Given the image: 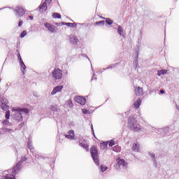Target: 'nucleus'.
Here are the masks:
<instances>
[{
    "mask_svg": "<svg viewBox=\"0 0 179 179\" xmlns=\"http://www.w3.org/2000/svg\"><path fill=\"white\" fill-rule=\"evenodd\" d=\"M27 148L28 149H29V150H33L34 149V147L33 146V143L31 142L30 138H29L27 141Z\"/></svg>",
    "mask_w": 179,
    "mask_h": 179,
    "instance_id": "21",
    "label": "nucleus"
},
{
    "mask_svg": "<svg viewBox=\"0 0 179 179\" xmlns=\"http://www.w3.org/2000/svg\"><path fill=\"white\" fill-rule=\"evenodd\" d=\"M167 73V70H160L158 71L157 75L158 76H161V75H166Z\"/></svg>",
    "mask_w": 179,
    "mask_h": 179,
    "instance_id": "31",
    "label": "nucleus"
},
{
    "mask_svg": "<svg viewBox=\"0 0 179 179\" xmlns=\"http://www.w3.org/2000/svg\"><path fill=\"white\" fill-rule=\"evenodd\" d=\"M117 33L122 37H125V35L124 34V29L120 25L117 26Z\"/></svg>",
    "mask_w": 179,
    "mask_h": 179,
    "instance_id": "18",
    "label": "nucleus"
},
{
    "mask_svg": "<svg viewBox=\"0 0 179 179\" xmlns=\"http://www.w3.org/2000/svg\"><path fill=\"white\" fill-rule=\"evenodd\" d=\"M47 3H51V0H45V1L44 3H43L42 5H40L38 6L39 9L44 10V12H45V10H47Z\"/></svg>",
    "mask_w": 179,
    "mask_h": 179,
    "instance_id": "14",
    "label": "nucleus"
},
{
    "mask_svg": "<svg viewBox=\"0 0 179 179\" xmlns=\"http://www.w3.org/2000/svg\"><path fill=\"white\" fill-rule=\"evenodd\" d=\"M117 163L116 166H122V167H125L127 164V163L123 159L118 158L117 159Z\"/></svg>",
    "mask_w": 179,
    "mask_h": 179,
    "instance_id": "13",
    "label": "nucleus"
},
{
    "mask_svg": "<svg viewBox=\"0 0 179 179\" xmlns=\"http://www.w3.org/2000/svg\"><path fill=\"white\" fill-rule=\"evenodd\" d=\"M27 31L24 30V31L21 33L20 37H21V38H24V36H27Z\"/></svg>",
    "mask_w": 179,
    "mask_h": 179,
    "instance_id": "37",
    "label": "nucleus"
},
{
    "mask_svg": "<svg viewBox=\"0 0 179 179\" xmlns=\"http://www.w3.org/2000/svg\"><path fill=\"white\" fill-rule=\"evenodd\" d=\"M8 104H9L8 99L0 98V106L3 111H6L5 115L6 120L10 118V110H9V106Z\"/></svg>",
    "mask_w": 179,
    "mask_h": 179,
    "instance_id": "3",
    "label": "nucleus"
},
{
    "mask_svg": "<svg viewBox=\"0 0 179 179\" xmlns=\"http://www.w3.org/2000/svg\"><path fill=\"white\" fill-rule=\"evenodd\" d=\"M90 154L91 157H92L95 164H96V166H100V159H99V151L97 150L96 145L91 146Z\"/></svg>",
    "mask_w": 179,
    "mask_h": 179,
    "instance_id": "4",
    "label": "nucleus"
},
{
    "mask_svg": "<svg viewBox=\"0 0 179 179\" xmlns=\"http://www.w3.org/2000/svg\"><path fill=\"white\" fill-rule=\"evenodd\" d=\"M83 55V57H86V58H87L88 59H89V57H87V56H86V55Z\"/></svg>",
    "mask_w": 179,
    "mask_h": 179,
    "instance_id": "50",
    "label": "nucleus"
},
{
    "mask_svg": "<svg viewBox=\"0 0 179 179\" xmlns=\"http://www.w3.org/2000/svg\"><path fill=\"white\" fill-rule=\"evenodd\" d=\"M118 65H120V63H115L112 64L113 68H117V66H118Z\"/></svg>",
    "mask_w": 179,
    "mask_h": 179,
    "instance_id": "41",
    "label": "nucleus"
},
{
    "mask_svg": "<svg viewBox=\"0 0 179 179\" xmlns=\"http://www.w3.org/2000/svg\"><path fill=\"white\" fill-rule=\"evenodd\" d=\"M173 131H174V127H173V126H169L162 129H158L157 130V134H159V135H166L167 136H170V134Z\"/></svg>",
    "mask_w": 179,
    "mask_h": 179,
    "instance_id": "5",
    "label": "nucleus"
},
{
    "mask_svg": "<svg viewBox=\"0 0 179 179\" xmlns=\"http://www.w3.org/2000/svg\"><path fill=\"white\" fill-rule=\"evenodd\" d=\"M68 134H69L65 135V138L67 139H73L75 138V132L73 130H70Z\"/></svg>",
    "mask_w": 179,
    "mask_h": 179,
    "instance_id": "16",
    "label": "nucleus"
},
{
    "mask_svg": "<svg viewBox=\"0 0 179 179\" xmlns=\"http://www.w3.org/2000/svg\"><path fill=\"white\" fill-rule=\"evenodd\" d=\"M152 131H155V127H152Z\"/></svg>",
    "mask_w": 179,
    "mask_h": 179,
    "instance_id": "51",
    "label": "nucleus"
},
{
    "mask_svg": "<svg viewBox=\"0 0 179 179\" xmlns=\"http://www.w3.org/2000/svg\"><path fill=\"white\" fill-rule=\"evenodd\" d=\"M17 57V59L20 61L21 71H25L26 70V65L24 64V62H23V60L22 59V56H20V53H18Z\"/></svg>",
    "mask_w": 179,
    "mask_h": 179,
    "instance_id": "11",
    "label": "nucleus"
},
{
    "mask_svg": "<svg viewBox=\"0 0 179 179\" xmlns=\"http://www.w3.org/2000/svg\"><path fill=\"white\" fill-rule=\"evenodd\" d=\"M131 149L133 152H139L140 150L139 143H134Z\"/></svg>",
    "mask_w": 179,
    "mask_h": 179,
    "instance_id": "19",
    "label": "nucleus"
},
{
    "mask_svg": "<svg viewBox=\"0 0 179 179\" xmlns=\"http://www.w3.org/2000/svg\"><path fill=\"white\" fill-rule=\"evenodd\" d=\"M94 76H96V74L94 73H93V77H92V78L91 79V80H97V77H95V78H94Z\"/></svg>",
    "mask_w": 179,
    "mask_h": 179,
    "instance_id": "42",
    "label": "nucleus"
},
{
    "mask_svg": "<svg viewBox=\"0 0 179 179\" xmlns=\"http://www.w3.org/2000/svg\"><path fill=\"white\" fill-rule=\"evenodd\" d=\"M143 92V90L142 89V87H138L137 89H136V96H141Z\"/></svg>",
    "mask_w": 179,
    "mask_h": 179,
    "instance_id": "24",
    "label": "nucleus"
},
{
    "mask_svg": "<svg viewBox=\"0 0 179 179\" xmlns=\"http://www.w3.org/2000/svg\"><path fill=\"white\" fill-rule=\"evenodd\" d=\"M29 18L30 19V20H33V16L32 15H29Z\"/></svg>",
    "mask_w": 179,
    "mask_h": 179,
    "instance_id": "48",
    "label": "nucleus"
},
{
    "mask_svg": "<svg viewBox=\"0 0 179 179\" xmlns=\"http://www.w3.org/2000/svg\"><path fill=\"white\" fill-rule=\"evenodd\" d=\"M100 169L102 173H104V171H106L108 168L106 166V165H101Z\"/></svg>",
    "mask_w": 179,
    "mask_h": 179,
    "instance_id": "34",
    "label": "nucleus"
},
{
    "mask_svg": "<svg viewBox=\"0 0 179 179\" xmlns=\"http://www.w3.org/2000/svg\"><path fill=\"white\" fill-rule=\"evenodd\" d=\"M69 41L71 44H73V45H76V44L79 43V39H78V37L76 36H72L69 38Z\"/></svg>",
    "mask_w": 179,
    "mask_h": 179,
    "instance_id": "17",
    "label": "nucleus"
},
{
    "mask_svg": "<svg viewBox=\"0 0 179 179\" xmlns=\"http://www.w3.org/2000/svg\"><path fill=\"white\" fill-rule=\"evenodd\" d=\"M148 155L149 156H150L155 167H157V161H156V155H155V153L148 152Z\"/></svg>",
    "mask_w": 179,
    "mask_h": 179,
    "instance_id": "15",
    "label": "nucleus"
},
{
    "mask_svg": "<svg viewBox=\"0 0 179 179\" xmlns=\"http://www.w3.org/2000/svg\"><path fill=\"white\" fill-rule=\"evenodd\" d=\"M141 98H138L137 101L134 103V108L136 109L139 108V107L141 106Z\"/></svg>",
    "mask_w": 179,
    "mask_h": 179,
    "instance_id": "23",
    "label": "nucleus"
},
{
    "mask_svg": "<svg viewBox=\"0 0 179 179\" xmlns=\"http://www.w3.org/2000/svg\"><path fill=\"white\" fill-rule=\"evenodd\" d=\"M83 114H87L88 110L87 109H83Z\"/></svg>",
    "mask_w": 179,
    "mask_h": 179,
    "instance_id": "43",
    "label": "nucleus"
},
{
    "mask_svg": "<svg viewBox=\"0 0 179 179\" xmlns=\"http://www.w3.org/2000/svg\"><path fill=\"white\" fill-rule=\"evenodd\" d=\"M76 103L81 104V106H85L86 104V98L80 96H76L74 98Z\"/></svg>",
    "mask_w": 179,
    "mask_h": 179,
    "instance_id": "8",
    "label": "nucleus"
},
{
    "mask_svg": "<svg viewBox=\"0 0 179 179\" xmlns=\"http://www.w3.org/2000/svg\"><path fill=\"white\" fill-rule=\"evenodd\" d=\"M62 89H64V86L62 85L55 87L51 92L52 96H54V94H57V93H59V92H61Z\"/></svg>",
    "mask_w": 179,
    "mask_h": 179,
    "instance_id": "12",
    "label": "nucleus"
},
{
    "mask_svg": "<svg viewBox=\"0 0 179 179\" xmlns=\"http://www.w3.org/2000/svg\"><path fill=\"white\" fill-rule=\"evenodd\" d=\"M104 23H106L104 20L97 21L94 23V26H104Z\"/></svg>",
    "mask_w": 179,
    "mask_h": 179,
    "instance_id": "28",
    "label": "nucleus"
},
{
    "mask_svg": "<svg viewBox=\"0 0 179 179\" xmlns=\"http://www.w3.org/2000/svg\"><path fill=\"white\" fill-rule=\"evenodd\" d=\"M1 131H3V132H12V131H13V130L12 129H8V128L3 127L1 129Z\"/></svg>",
    "mask_w": 179,
    "mask_h": 179,
    "instance_id": "33",
    "label": "nucleus"
},
{
    "mask_svg": "<svg viewBox=\"0 0 179 179\" xmlns=\"http://www.w3.org/2000/svg\"><path fill=\"white\" fill-rule=\"evenodd\" d=\"M128 127L134 132L141 131V126L138 124V120L134 115H130L127 120Z\"/></svg>",
    "mask_w": 179,
    "mask_h": 179,
    "instance_id": "2",
    "label": "nucleus"
},
{
    "mask_svg": "<svg viewBox=\"0 0 179 179\" xmlns=\"http://www.w3.org/2000/svg\"><path fill=\"white\" fill-rule=\"evenodd\" d=\"M69 106H72V102L71 103V104H69Z\"/></svg>",
    "mask_w": 179,
    "mask_h": 179,
    "instance_id": "53",
    "label": "nucleus"
},
{
    "mask_svg": "<svg viewBox=\"0 0 179 179\" xmlns=\"http://www.w3.org/2000/svg\"><path fill=\"white\" fill-rule=\"evenodd\" d=\"M50 110L53 113H58V108L57 106L52 105L50 106Z\"/></svg>",
    "mask_w": 179,
    "mask_h": 179,
    "instance_id": "29",
    "label": "nucleus"
},
{
    "mask_svg": "<svg viewBox=\"0 0 179 179\" xmlns=\"http://www.w3.org/2000/svg\"><path fill=\"white\" fill-rule=\"evenodd\" d=\"M16 52H18V54L20 53V52H19V50H17Z\"/></svg>",
    "mask_w": 179,
    "mask_h": 179,
    "instance_id": "52",
    "label": "nucleus"
},
{
    "mask_svg": "<svg viewBox=\"0 0 179 179\" xmlns=\"http://www.w3.org/2000/svg\"><path fill=\"white\" fill-rule=\"evenodd\" d=\"M22 24H23V21H22V20H21V21L19 22V23H18V27H21Z\"/></svg>",
    "mask_w": 179,
    "mask_h": 179,
    "instance_id": "44",
    "label": "nucleus"
},
{
    "mask_svg": "<svg viewBox=\"0 0 179 179\" xmlns=\"http://www.w3.org/2000/svg\"><path fill=\"white\" fill-rule=\"evenodd\" d=\"M27 160V158L26 156H24L21 158V160L19 161L18 163H21L22 164V163H24V162H26Z\"/></svg>",
    "mask_w": 179,
    "mask_h": 179,
    "instance_id": "36",
    "label": "nucleus"
},
{
    "mask_svg": "<svg viewBox=\"0 0 179 179\" xmlns=\"http://www.w3.org/2000/svg\"><path fill=\"white\" fill-rule=\"evenodd\" d=\"M9 120V119H6L2 121L3 125H8V124H9V120Z\"/></svg>",
    "mask_w": 179,
    "mask_h": 179,
    "instance_id": "39",
    "label": "nucleus"
},
{
    "mask_svg": "<svg viewBox=\"0 0 179 179\" xmlns=\"http://www.w3.org/2000/svg\"><path fill=\"white\" fill-rule=\"evenodd\" d=\"M107 68H106V69H102V71H101V72H104V71H107Z\"/></svg>",
    "mask_w": 179,
    "mask_h": 179,
    "instance_id": "49",
    "label": "nucleus"
},
{
    "mask_svg": "<svg viewBox=\"0 0 179 179\" xmlns=\"http://www.w3.org/2000/svg\"><path fill=\"white\" fill-rule=\"evenodd\" d=\"M32 155H33V156H35V157H36V159H41V158H43V157L41 155H37L34 152H32Z\"/></svg>",
    "mask_w": 179,
    "mask_h": 179,
    "instance_id": "38",
    "label": "nucleus"
},
{
    "mask_svg": "<svg viewBox=\"0 0 179 179\" xmlns=\"http://www.w3.org/2000/svg\"><path fill=\"white\" fill-rule=\"evenodd\" d=\"M13 10L15 13L16 16L22 17L24 15V13H26V10H24V8L20 6H17Z\"/></svg>",
    "mask_w": 179,
    "mask_h": 179,
    "instance_id": "7",
    "label": "nucleus"
},
{
    "mask_svg": "<svg viewBox=\"0 0 179 179\" xmlns=\"http://www.w3.org/2000/svg\"><path fill=\"white\" fill-rule=\"evenodd\" d=\"M22 164L21 162H17L15 166L13 168V174L14 176H16V174H17V173H19V171H20L22 170Z\"/></svg>",
    "mask_w": 179,
    "mask_h": 179,
    "instance_id": "10",
    "label": "nucleus"
},
{
    "mask_svg": "<svg viewBox=\"0 0 179 179\" xmlns=\"http://www.w3.org/2000/svg\"><path fill=\"white\" fill-rule=\"evenodd\" d=\"M13 112L14 113V114H13V120L20 122V121H23V115H22V113H24V114H29L30 110H29V108H13Z\"/></svg>",
    "mask_w": 179,
    "mask_h": 179,
    "instance_id": "1",
    "label": "nucleus"
},
{
    "mask_svg": "<svg viewBox=\"0 0 179 179\" xmlns=\"http://www.w3.org/2000/svg\"><path fill=\"white\" fill-rule=\"evenodd\" d=\"M2 9H3V8H1L0 10H2Z\"/></svg>",
    "mask_w": 179,
    "mask_h": 179,
    "instance_id": "54",
    "label": "nucleus"
},
{
    "mask_svg": "<svg viewBox=\"0 0 179 179\" xmlns=\"http://www.w3.org/2000/svg\"><path fill=\"white\" fill-rule=\"evenodd\" d=\"M52 76L55 80H59L62 79V71L58 68H55L52 72Z\"/></svg>",
    "mask_w": 179,
    "mask_h": 179,
    "instance_id": "6",
    "label": "nucleus"
},
{
    "mask_svg": "<svg viewBox=\"0 0 179 179\" xmlns=\"http://www.w3.org/2000/svg\"><path fill=\"white\" fill-rule=\"evenodd\" d=\"M79 145L81 146V148H83V149H85L87 152H89V145H87L86 143L80 142Z\"/></svg>",
    "mask_w": 179,
    "mask_h": 179,
    "instance_id": "27",
    "label": "nucleus"
},
{
    "mask_svg": "<svg viewBox=\"0 0 179 179\" xmlns=\"http://www.w3.org/2000/svg\"><path fill=\"white\" fill-rule=\"evenodd\" d=\"M114 145H115V142L114 141V140H110L108 143V146L110 148H113V146H114Z\"/></svg>",
    "mask_w": 179,
    "mask_h": 179,
    "instance_id": "35",
    "label": "nucleus"
},
{
    "mask_svg": "<svg viewBox=\"0 0 179 179\" xmlns=\"http://www.w3.org/2000/svg\"><path fill=\"white\" fill-rule=\"evenodd\" d=\"M8 8L10 9V7H8Z\"/></svg>",
    "mask_w": 179,
    "mask_h": 179,
    "instance_id": "55",
    "label": "nucleus"
},
{
    "mask_svg": "<svg viewBox=\"0 0 179 179\" xmlns=\"http://www.w3.org/2000/svg\"><path fill=\"white\" fill-rule=\"evenodd\" d=\"M63 26H67L68 27H76L77 24L76 22L71 23V22H62Z\"/></svg>",
    "mask_w": 179,
    "mask_h": 179,
    "instance_id": "20",
    "label": "nucleus"
},
{
    "mask_svg": "<svg viewBox=\"0 0 179 179\" xmlns=\"http://www.w3.org/2000/svg\"><path fill=\"white\" fill-rule=\"evenodd\" d=\"M3 179H16V177L13 174H8L4 176Z\"/></svg>",
    "mask_w": 179,
    "mask_h": 179,
    "instance_id": "26",
    "label": "nucleus"
},
{
    "mask_svg": "<svg viewBox=\"0 0 179 179\" xmlns=\"http://www.w3.org/2000/svg\"><path fill=\"white\" fill-rule=\"evenodd\" d=\"M92 71H93V67H92Z\"/></svg>",
    "mask_w": 179,
    "mask_h": 179,
    "instance_id": "56",
    "label": "nucleus"
},
{
    "mask_svg": "<svg viewBox=\"0 0 179 179\" xmlns=\"http://www.w3.org/2000/svg\"><path fill=\"white\" fill-rule=\"evenodd\" d=\"M102 19H106V24H108V26H111V24L114 23V21H113V20H111L110 18L102 17Z\"/></svg>",
    "mask_w": 179,
    "mask_h": 179,
    "instance_id": "25",
    "label": "nucleus"
},
{
    "mask_svg": "<svg viewBox=\"0 0 179 179\" xmlns=\"http://www.w3.org/2000/svg\"><path fill=\"white\" fill-rule=\"evenodd\" d=\"M23 125H24V122H22V123L19 125L20 128H22V127H23Z\"/></svg>",
    "mask_w": 179,
    "mask_h": 179,
    "instance_id": "47",
    "label": "nucleus"
},
{
    "mask_svg": "<svg viewBox=\"0 0 179 179\" xmlns=\"http://www.w3.org/2000/svg\"><path fill=\"white\" fill-rule=\"evenodd\" d=\"M53 19H61V14L58 13H54L52 14Z\"/></svg>",
    "mask_w": 179,
    "mask_h": 179,
    "instance_id": "30",
    "label": "nucleus"
},
{
    "mask_svg": "<svg viewBox=\"0 0 179 179\" xmlns=\"http://www.w3.org/2000/svg\"><path fill=\"white\" fill-rule=\"evenodd\" d=\"M108 148V142L103 141L100 143V148L104 150V149H107Z\"/></svg>",
    "mask_w": 179,
    "mask_h": 179,
    "instance_id": "22",
    "label": "nucleus"
},
{
    "mask_svg": "<svg viewBox=\"0 0 179 179\" xmlns=\"http://www.w3.org/2000/svg\"><path fill=\"white\" fill-rule=\"evenodd\" d=\"M159 92L161 94H164V93H166V91H164V90H161Z\"/></svg>",
    "mask_w": 179,
    "mask_h": 179,
    "instance_id": "45",
    "label": "nucleus"
},
{
    "mask_svg": "<svg viewBox=\"0 0 179 179\" xmlns=\"http://www.w3.org/2000/svg\"><path fill=\"white\" fill-rule=\"evenodd\" d=\"M138 57H139V55L137 53V57L134 59V66H136V68H138Z\"/></svg>",
    "mask_w": 179,
    "mask_h": 179,
    "instance_id": "32",
    "label": "nucleus"
},
{
    "mask_svg": "<svg viewBox=\"0 0 179 179\" xmlns=\"http://www.w3.org/2000/svg\"><path fill=\"white\" fill-rule=\"evenodd\" d=\"M91 129H92V134L93 136H94L96 138V134H94V129H93V124H92V126H91Z\"/></svg>",
    "mask_w": 179,
    "mask_h": 179,
    "instance_id": "40",
    "label": "nucleus"
},
{
    "mask_svg": "<svg viewBox=\"0 0 179 179\" xmlns=\"http://www.w3.org/2000/svg\"><path fill=\"white\" fill-rule=\"evenodd\" d=\"M106 69H113V66H112V64L110 65L108 67H107Z\"/></svg>",
    "mask_w": 179,
    "mask_h": 179,
    "instance_id": "46",
    "label": "nucleus"
},
{
    "mask_svg": "<svg viewBox=\"0 0 179 179\" xmlns=\"http://www.w3.org/2000/svg\"><path fill=\"white\" fill-rule=\"evenodd\" d=\"M44 26L46 29H48V31H50V33H55V31H57V27L55 25H52L48 22H45Z\"/></svg>",
    "mask_w": 179,
    "mask_h": 179,
    "instance_id": "9",
    "label": "nucleus"
}]
</instances>
